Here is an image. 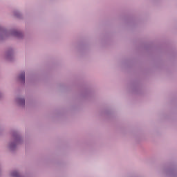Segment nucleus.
<instances>
[{
	"instance_id": "nucleus-1",
	"label": "nucleus",
	"mask_w": 177,
	"mask_h": 177,
	"mask_svg": "<svg viewBox=\"0 0 177 177\" xmlns=\"http://www.w3.org/2000/svg\"><path fill=\"white\" fill-rule=\"evenodd\" d=\"M19 80H21L22 82H24L26 80V73L24 72L21 73V75H19Z\"/></svg>"
},
{
	"instance_id": "nucleus-3",
	"label": "nucleus",
	"mask_w": 177,
	"mask_h": 177,
	"mask_svg": "<svg viewBox=\"0 0 177 177\" xmlns=\"http://www.w3.org/2000/svg\"><path fill=\"white\" fill-rule=\"evenodd\" d=\"M12 176H14V177L19 176V173L17 171H13L12 173Z\"/></svg>"
},
{
	"instance_id": "nucleus-2",
	"label": "nucleus",
	"mask_w": 177,
	"mask_h": 177,
	"mask_svg": "<svg viewBox=\"0 0 177 177\" xmlns=\"http://www.w3.org/2000/svg\"><path fill=\"white\" fill-rule=\"evenodd\" d=\"M18 102L19 103V104H21L22 106H24L26 101L24 100V98H19L18 99Z\"/></svg>"
}]
</instances>
